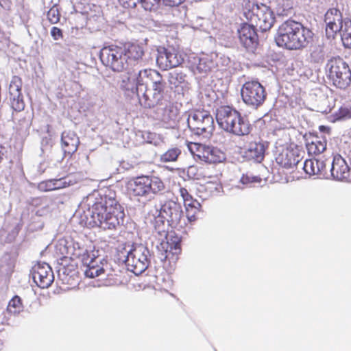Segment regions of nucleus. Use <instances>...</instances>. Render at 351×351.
<instances>
[{"label":"nucleus","instance_id":"09e8293b","mask_svg":"<svg viewBox=\"0 0 351 351\" xmlns=\"http://www.w3.org/2000/svg\"><path fill=\"white\" fill-rule=\"evenodd\" d=\"M184 208H193L195 206V207H202L200 203L196 199L192 197L190 200H186L184 202Z\"/></svg>","mask_w":351,"mask_h":351},{"label":"nucleus","instance_id":"c85d7f7f","mask_svg":"<svg viewBox=\"0 0 351 351\" xmlns=\"http://www.w3.org/2000/svg\"><path fill=\"white\" fill-rule=\"evenodd\" d=\"M70 185L64 178L59 179H50L42 181L38 184V189L41 192H48L66 188Z\"/></svg>","mask_w":351,"mask_h":351},{"label":"nucleus","instance_id":"b1692460","mask_svg":"<svg viewBox=\"0 0 351 351\" xmlns=\"http://www.w3.org/2000/svg\"><path fill=\"white\" fill-rule=\"evenodd\" d=\"M267 146L261 141H252L244 152L245 157L250 160L261 162L265 157Z\"/></svg>","mask_w":351,"mask_h":351},{"label":"nucleus","instance_id":"ea45409f","mask_svg":"<svg viewBox=\"0 0 351 351\" xmlns=\"http://www.w3.org/2000/svg\"><path fill=\"white\" fill-rule=\"evenodd\" d=\"M311 59L313 62H322L324 60V52L319 46L315 47L311 53Z\"/></svg>","mask_w":351,"mask_h":351},{"label":"nucleus","instance_id":"a878e982","mask_svg":"<svg viewBox=\"0 0 351 351\" xmlns=\"http://www.w3.org/2000/svg\"><path fill=\"white\" fill-rule=\"evenodd\" d=\"M206 178L211 179L200 185L199 191L204 192L206 196H213L219 194L222 190V184L217 176H212L208 175Z\"/></svg>","mask_w":351,"mask_h":351},{"label":"nucleus","instance_id":"e433bc0d","mask_svg":"<svg viewBox=\"0 0 351 351\" xmlns=\"http://www.w3.org/2000/svg\"><path fill=\"white\" fill-rule=\"evenodd\" d=\"M332 116L335 121L351 118V106H341Z\"/></svg>","mask_w":351,"mask_h":351},{"label":"nucleus","instance_id":"8fccbe9b","mask_svg":"<svg viewBox=\"0 0 351 351\" xmlns=\"http://www.w3.org/2000/svg\"><path fill=\"white\" fill-rule=\"evenodd\" d=\"M162 1L166 5L173 7L179 5L184 0H162Z\"/></svg>","mask_w":351,"mask_h":351},{"label":"nucleus","instance_id":"79ce46f5","mask_svg":"<svg viewBox=\"0 0 351 351\" xmlns=\"http://www.w3.org/2000/svg\"><path fill=\"white\" fill-rule=\"evenodd\" d=\"M160 0H140V2H141L143 7L146 10H156L160 3Z\"/></svg>","mask_w":351,"mask_h":351},{"label":"nucleus","instance_id":"9b49d317","mask_svg":"<svg viewBox=\"0 0 351 351\" xmlns=\"http://www.w3.org/2000/svg\"><path fill=\"white\" fill-rule=\"evenodd\" d=\"M100 59L104 65L114 71L121 72L128 67L121 46L104 47L101 50Z\"/></svg>","mask_w":351,"mask_h":351},{"label":"nucleus","instance_id":"de8ad7c7","mask_svg":"<svg viewBox=\"0 0 351 351\" xmlns=\"http://www.w3.org/2000/svg\"><path fill=\"white\" fill-rule=\"evenodd\" d=\"M179 193L182 198L183 202H186V200L189 201L193 197L189 190L185 187H180L179 189Z\"/></svg>","mask_w":351,"mask_h":351},{"label":"nucleus","instance_id":"cd10ccee","mask_svg":"<svg viewBox=\"0 0 351 351\" xmlns=\"http://www.w3.org/2000/svg\"><path fill=\"white\" fill-rule=\"evenodd\" d=\"M167 241L161 243L162 247L165 250V259L168 260H177L178 254L181 252V244L179 238L176 237L174 241Z\"/></svg>","mask_w":351,"mask_h":351},{"label":"nucleus","instance_id":"f03ea898","mask_svg":"<svg viewBox=\"0 0 351 351\" xmlns=\"http://www.w3.org/2000/svg\"><path fill=\"white\" fill-rule=\"evenodd\" d=\"M313 37V32L301 23L287 20L279 27L275 40L280 47L298 50L307 47Z\"/></svg>","mask_w":351,"mask_h":351},{"label":"nucleus","instance_id":"5701e85b","mask_svg":"<svg viewBox=\"0 0 351 351\" xmlns=\"http://www.w3.org/2000/svg\"><path fill=\"white\" fill-rule=\"evenodd\" d=\"M121 47L128 66L137 64L145 54L143 46L138 43L128 42Z\"/></svg>","mask_w":351,"mask_h":351},{"label":"nucleus","instance_id":"aec40b11","mask_svg":"<svg viewBox=\"0 0 351 351\" xmlns=\"http://www.w3.org/2000/svg\"><path fill=\"white\" fill-rule=\"evenodd\" d=\"M241 45L247 50H253L258 45V38L254 25L243 23L237 31Z\"/></svg>","mask_w":351,"mask_h":351},{"label":"nucleus","instance_id":"a18cd8bd","mask_svg":"<svg viewBox=\"0 0 351 351\" xmlns=\"http://www.w3.org/2000/svg\"><path fill=\"white\" fill-rule=\"evenodd\" d=\"M118 1L125 8H133L136 6L140 0H118Z\"/></svg>","mask_w":351,"mask_h":351},{"label":"nucleus","instance_id":"423d86ee","mask_svg":"<svg viewBox=\"0 0 351 351\" xmlns=\"http://www.w3.org/2000/svg\"><path fill=\"white\" fill-rule=\"evenodd\" d=\"M245 18L262 32L270 29L275 23V17L271 9L264 4L248 1L244 8Z\"/></svg>","mask_w":351,"mask_h":351},{"label":"nucleus","instance_id":"0eeeda50","mask_svg":"<svg viewBox=\"0 0 351 351\" xmlns=\"http://www.w3.org/2000/svg\"><path fill=\"white\" fill-rule=\"evenodd\" d=\"M302 157L297 148H283L276 156V162L285 173H289L287 180L293 181L301 178L300 171H297V166Z\"/></svg>","mask_w":351,"mask_h":351},{"label":"nucleus","instance_id":"6e6552de","mask_svg":"<svg viewBox=\"0 0 351 351\" xmlns=\"http://www.w3.org/2000/svg\"><path fill=\"white\" fill-rule=\"evenodd\" d=\"M328 78L337 88L345 89L351 82V70L342 58L337 57L329 60Z\"/></svg>","mask_w":351,"mask_h":351},{"label":"nucleus","instance_id":"7ed1b4c3","mask_svg":"<svg viewBox=\"0 0 351 351\" xmlns=\"http://www.w3.org/2000/svg\"><path fill=\"white\" fill-rule=\"evenodd\" d=\"M86 256L88 257V254L87 250L84 248L78 247L76 249L73 245L72 247L67 249L66 255L62 259L61 263L63 265V274L65 275L62 279L63 281L71 285L74 284L73 281H76L75 277L77 278L76 271L77 267V259H80L84 265H86L84 274L87 277L93 278L106 273V269L95 264V261L92 259L87 263L85 259Z\"/></svg>","mask_w":351,"mask_h":351},{"label":"nucleus","instance_id":"2f4dec72","mask_svg":"<svg viewBox=\"0 0 351 351\" xmlns=\"http://www.w3.org/2000/svg\"><path fill=\"white\" fill-rule=\"evenodd\" d=\"M340 34L343 46L351 49V20L344 19V24L338 32Z\"/></svg>","mask_w":351,"mask_h":351},{"label":"nucleus","instance_id":"c756f323","mask_svg":"<svg viewBox=\"0 0 351 351\" xmlns=\"http://www.w3.org/2000/svg\"><path fill=\"white\" fill-rule=\"evenodd\" d=\"M326 149V141L324 138L315 136L306 143L308 154L311 156H317Z\"/></svg>","mask_w":351,"mask_h":351},{"label":"nucleus","instance_id":"58836bf2","mask_svg":"<svg viewBox=\"0 0 351 351\" xmlns=\"http://www.w3.org/2000/svg\"><path fill=\"white\" fill-rule=\"evenodd\" d=\"M201 207L185 208L186 216L189 223L195 222L200 212Z\"/></svg>","mask_w":351,"mask_h":351},{"label":"nucleus","instance_id":"f8f14e48","mask_svg":"<svg viewBox=\"0 0 351 351\" xmlns=\"http://www.w3.org/2000/svg\"><path fill=\"white\" fill-rule=\"evenodd\" d=\"M241 97L247 105L256 108L264 103L267 93L264 86L258 81L251 80L243 85Z\"/></svg>","mask_w":351,"mask_h":351},{"label":"nucleus","instance_id":"412c9836","mask_svg":"<svg viewBox=\"0 0 351 351\" xmlns=\"http://www.w3.org/2000/svg\"><path fill=\"white\" fill-rule=\"evenodd\" d=\"M330 171L332 176L336 180L351 181V169L341 155L334 156Z\"/></svg>","mask_w":351,"mask_h":351},{"label":"nucleus","instance_id":"37998d69","mask_svg":"<svg viewBox=\"0 0 351 351\" xmlns=\"http://www.w3.org/2000/svg\"><path fill=\"white\" fill-rule=\"evenodd\" d=\"M185 75L182 73L173 72L169 74V82L171 84L176 85V84H181L184 81Z\"/></svg>","mask_w":351,"mask_h":351},{"label":"nucleus","instance_id":"20e7f679","mask_svg":"<svg viewBox=\"0 0 351 351\" xmlns=\"http://www.w3.org/2000/svg\"><path fill=\"white\" fill-rule=\"evenodd\" d=\"M217 121L221 128L237 136H245L252 130L249 121L241 113L228 106H221L217 111Z\"/></svg>","mask_w":351,"mask_h":351},{"label":"nucleus","instance_id":"1a4fd4ad","mask_svg":"<svg viewBox=\"0 0 351 351\" xmlns=\"http://www.w3.org/2000/svg\"><path fill=\"white\" fill-rule=\"evenodd\" d=\"M158 217L173 228L183 229L187 225L180 204L173 199H167L161 204Z\"/></svg>","mask_w":351,"mask_h":351},{"label":"nucleus","instance_id":"4c0bfd02","mask_svg":"<svg viewBox=\"0 0 351 351\" xmlns=\"http://www.w3.org/2000/svg\"><path fill=\"white\" fill-rule=\"evenodd\" d=\"M60 12L56 5H53L47 12V17L51 24H57L60 20Z\"/></svg>","mask_w":351,"mask_h":351},{"label":"nucleus","instance_id":"6ab92c4d","mask_svg":"<svg viewBox=\"0 0 351 351\" xmlns=\"http://www.w3.org/2000/svg\"><path fill=\"white\" fill-rule=\"evenodd\" d=\"M34 282L41 289L48 288L53 282L54 276L51 267L47 263H37L32 269Z\"/></svg>","mask_w":351,"mask_h":351},{"label":"nucleus","instance_id":"72a5a7b5","mask_svg":"<svg viewBox=\"0 0 351 351\" xmlns=\"http://www.w3.org/2000/svg\"><path fill=\"white\" fill-rule=\"evenodd\" d=\"M23 308L22 299L19 296L15 295L9 301L6 311L10 315H18L23 311Z\"/></svg>","mask_w":351,"mask_h":351},{"label":"nucleus","instance_id":"49530a36","mask_svg":"<svg viewBox=\"0 0 351 351\" xmlns=\"http://www.w3.org/2000/svg\"><path fill=\"white\" fill-rule=\"evenodd\" d=\"M51 36L55 40L62 39L63 38V32L61 29L57 27H53L51 29Z\"/></svg>","mask_w":351,"mask_h":351},{"label":"nucleus","instance_id":"f704fd0d","mask_svg":"<svg viewBox=\"0 0 351 351\" xmlns=\"http://www.w3.org/2000/svg\"><path fill=\"white\" fill-rule=\"evenodd\" d=\"M119 87L125 92H136V78L131 77L128 74L122 75L119 82Z\"/></svg>","mask_w":351,"mask_h":351},{"label":"nucleus","instance_id":"ddd939ff","mask_svg":"<svg viewBox=\"0 0 351 351\" xmlns=\"http://www.w3.org/2000/svg\"><path fill=\"white\" fill-rule=\"evenodd\" d=\"M188 125L197 134L210 135L215 130L213 117L205 110L193 112L188 118Z\"/></svg>","mask_w":351,"mask_h":351},{"label":"nucleus","instance_id":"a19ab883","mask_svg":"<svg viewBox=\"0 0 351 351\" xmlns=\"http://www.w3.org/2000/svg\"><path fill=\"white\" fill-rule=\"evenodd\" d=\"M122 274H108L106 280L110 285H119L123 282Z\"/></svg>","mask_w":351,"mask_h":351},{"label":"nucleus","instance_id":"2eb2a0df","mask_svg":"<svg viewBox=\"0 0 351 351\" xmlns=\"http://www.w3.org/2000/svg\"><path fill=\"white\" fill-rule=\"evenodd\" d=\"M189 149L201 160L209 164H217L226 160L225 154L220 149L197 143H189Z\"/></svg>","mask_w":351,"mask_h":351},{"label":"nucleus","instance_id":"9d476101","mask_svg":"<svg viewBox=\"0 0 351 351\" xmlns=\"http://www.w3.org/2000/svg\"><path fill=\"white\" fill-rule=\"evenodd\" d=\"M148 254L149 250L144 245L141 244L133 245L128 252L126 258L124 260L128 269L135 275L141 274L149 266Z\"/></svg>","mask_w":351,"mask_h":351},{"label":"nucleus","instance_id":"473e14b6","mask_svg":"<svg viewBox=\"0 0 351 351\" xmlns=\"http://www.w3.org/2000/svg\"><path fill=\"white\" fill-rule=\"evenodd\" d=\"M208 168L200 167L196 165H191L186 169V176L192 180H204L206 178Z\"/></svg>","mask_w":351,"mask_h":351},{"label":"nucleus","instance_id":"a211bd4d","mask_svg":"<svg viewBox=\"0 0 351 351\" xmlns=\"http://www.w3.org/2000/svg\"><path fill=\"white\" fill-rule=\"evenodd\" d=\"M184 60L182 52L174 48L165 49L156 58L158 66L163 70L170 69L181 65Z\"/></svg>","mask_w":351,"mask_h":351},{"label":"nucleus","instance_id":"dca6fc26","mask_svg":"<svg viewBox=\"0 0 351 351\" xmlns=\"http://www.w3.org/2000/svg\"><path fill=\"white\" fill-rule=\"evenodd\" d=\"M22 80L20 77L14 75L12 77L9 86V100L10 106L13 110L12 119L15 121L14 112H20L24 110L25 104L22 94Z\"/></svg>","mask_w":351,"mask_h":351},{"label":"nucleus","instance_id":"4468645a","mask_svg":"<svg viewBox=\"0 0 351 351\" xmlns=\"http://www.w3.org/2000/svg\"><path fill=\"white\" fill-rule=\"evenodd\" d=\"M166 88V82L161 77L151 87L145 88L142 95H138L141 104L148 108L160 104L164 99Z\"/></svg>","mask_w":351,"mask_h":351},{"label":"nucleus","instance_id":"c9c22d12","mask_svg":"<svg viewBox=\"0 0 351 351\" xmlns=\"http://www.w3.org/2000/svg\"><path fill=\"white\" fill-rule=\"evenodd\" d=\"M181 153L180 148L177 147H171L160 156V160L162 162H176Z\"/></svg>","mask_w":351,"mask_h":351},{"label":"nucleus","instance_id":"393cba45","mask_svg":"<svg viewBox=\"0 0 351 351\" xmlns=\"http://www.w3.org/2000/svg\"><path fill=\"white\" fill-rule=\"evenodd\" d=\"M62 148L65 154L71 156L77 149L80 139L77 134L71 130L64 131L61 136Z\"/></svg>","mask_w":351,"mask_h":351},{"label":"nucleus","instance_id":"f3484780","mask_svg":"<svg viewBox=\"0 0 351 351\" xmlns=\"http://www.w3.org/2000/svg\"><path fill=\"white\" fill-rule=\"evenodd\" d=\"M325 33L328 39H334L344 24L341 12L336 8H329L324 15Z\"/></svg>","mask_w":351,"mask_h":351},{"label":"nucleus","instance_id":"f257e3e1","mask_svg":"<svg viewBox=\"0 0 351 351\" xmlns=\"http://www.w3.org/2000/svg\"><path fill=\"white\" fill-rule=\"evenodd\" d=\"M88 206V224L92 228L115 230L123 223L124 210L117 199L114 191L105 190Z\"/></svg>","mask_w":351,"mask_h":351},{"label":"nucleus","instance_id":"c03bdc74","mask_svg":"<svg viewBox=\"0 0 351 351\" xmlns=\"http://www.w3.org/2000/svg\"><path fill=\"white\" fill-rule=\"evenodd\" d=\"M198 63L196 65V70L199 73H206L210 70V67L206 65V60L204 59L197 58Z\"/></svg>","mask_w":351,"mask_h":351},{"label":"nucleus","instance_id":"39448f33","mask_svg":"<svg viewBox=\"0 0 351 351\" xmlns=\"http://www.w3.org/2000/svg\"><path fill=\"white\" fill-rule=\"evenodd\" d=\"M127 190L130 195L137 197L162 195L166 189L162 179L155 175H141L131 178L127 182Z\"/></svg>","mask_w":351,"mask_h":351},{"label":"nucleus","instance_id":"7c9ffc66","mask_svg":"<svg viewBox=\"0 0 351 351\" xmlns=\"http://www.w3.org/2000/svg\"><path fill=\"white\" fill-rule=\"evenodd\" d=\"M179 115V109L172 102H169L162 110L161 121L165 123L174 122Z\"/></svg>","mask_w":351,"mask_h":351},{"label":"nucleus","instance_id":"4be33fe9","mask_svg":"<svg viewBox=\"0 0 351 351\" xmlns=\"http://www.w3.org/2000/svg\"><path fill=\"white\" fill-rule=\"evenodd\" d=\"M161 77V74L154 69L141 70L136 77V93L138 95H140V92L143 91V87L145 89L149 88V86H152Z\"/></svg>","mask_w":351,"mask_h":351},{"label":"nucleus","instance_id":"bb28decb","mask_svg":"<svg viewBox=\"0 0 351 351\" xmlns=\"http://www.w3.org/2000/svg\"><path fill=\"white\" fill-rule=\"evenodd\" d=\"M302 169L309 176H324L326 171L324 162L317 159L306 160Z\"/></svg>","mask_w":351,"mask_h":351},{"label":"nucleus","instance_id":"3c124183","mask_svg":"<svg viewBox=\"0 0 351 351\" xmlns=\"http://www.w3.org/2000/svg\"><path fill=\"white\" fill-rule=\"evenodd\" d=\"M324 128V126H320V130H322Z\"/></svg>","mask_w":351,"mask_h":351}]
</instances>
